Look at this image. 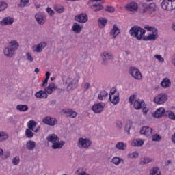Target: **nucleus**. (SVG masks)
I'll use <instances>...</instances> for the list:
<instances>
[{"label": "nucleus", "mask_w": 175, "mask_h": 175, "mask_svg": "<svg viewBox=\"0 0 175 175\" xmlns=\"http://www.w3.org/2000/svg\"><path fill=\"white\" fill-rule=\"evenodd\" d=\"M129 33L132 38H135L137 40H143L146 33V30L137 25L133 26L129 31Z\"/></svg>", "instance_id": "obj_1"}, {"label": "nucleus", "mask_w": 175, "mask_h": 175, "mask_svg": "<svg viewBox=\"0 0 175 175\" xmlns=\"http://www.w3.org/2000/svg\"><path fill=\"white\" fill-rule=\"evenodd\" d=\"M63 84L67 87L68 90H75L77 88L79 83V77L72 79L69 77H62Z\"/></svg>", "instance_id": "obj_2"}, {"label": "nucleus", "mask_w": 175, "mask_h": 175, "mask_svg": "<svg viewBox=\"0 0 175 175\" xmlns=\"http://www.w3.org/2000/svg\"><path fill=\"white\" fill-rule=\"evenodd\" d=\"M135 99H136V95L135 94H133L129 97V103L133 105V107L135 110H140V109H143V107L146 106L144 100L140 99L135 100Z\"/></svg>", "instance_id": "obj_3"}, {"label": "nucleus", "mask_w": 175, "mask_h": 175, "mask_svg": "<svg viewBox=\"0 0 175 175\" xmlns=\"http://www.w3.org/2000/svg\"><path fill=\"white\" fill-rule=\"evenodd\" d=\"M142 8L139 9L140 13H146L148 10L152 13V12H157V4L155 3H150L148 5L143 3Z\"/></svg>", "instance_id": "obj_4"}, {"label": "nucleus", "mask_w": 175, "mask_h": 175, "mask_svg": "<svg viewBox=\"0 0 175 175\" xmlns=\"http://www.w3.org/2000/svg\"><path fill=\"white\" fill-rule=\"evenodd\" d=\"M91 144H92V142L88 138L80 137L77 142V146L79 147V148H88Z\"/></svg>", "instance_id": "obj_5"}, {"label": "nucleus", "mask_w": 175, "mask_h": 175, "mask_svg": "<svg viewBox=\"0 0 175 175\" xmlns=\"http://www.w3.org/2000/svg\"><path fill=\"white\" fill-rule=\"evenodd\" d=\"M166 100H167V95L166 94H160L154 98V102L157 105H163Z\"/></svg>", "instance_id": "obj_6"}, {"label": "nucleus", "mask_w": 175, "mask_h": 175, "mask_svg": "<svg viewBox=\"0 0 175 175\" xmlns=\"http://www.w3.org/2000/svg\"><path fill=\"white\" fill-rule=\"evenodd\" d=\"M105 103H98L97 104H94L92 107V110L96 114H100L102 111H103V109H105Z\"/></svg>", "instance_id": "obj_7"}, {"label": "nucleus", "mask_w": 175, "mask_h": 175, "mask_svg": "<svg viewBox=\"0 0 175 175\" xmlns=\"http://www.w3.org/2000/svg\"><path fill=\"white\" fill-rule=\"evenodd\" d=\"M101 58L103 59L102 64L107 65L108 61H113L114 59V56L113 55L109 54L108 52L105 51L101 54Z\"/></svg>", "instance_id": "obj_8"}, {"label": "nucleus", "mask_w": 175, "mask_h": 175, "mask_svg": "<svg viewBox=\"0 0 175 175\" xmlns=\"http://www.w3.org/2000/svg\"><path fill=\"white\" fill-rule=\"evenodd\" d=\"M161 8L164 10H174L175 5H173L170 0H163L161 3Z\"/></svg>", "instance_id": "obj_9"}, {"label": "nucleus", "mask_w": 175, "mask_h": 175, "mask_svg": "<svg viewBox=\"0 0 175 175\" xmlns=\"http://www.w3.org/2000/svg\"><path fill=\"white\" fill-rule=\"evenodd\" d=\"M75 21L77 23H84L88 21V16L85 13H81L75 16Z\"/></svg>", "instance_id": "obj_10"}, {"label": "nucleus", "mask_w": 175, "mask_h": 175, "mask_svg": "<svg viewBox=\"0 0 175 175\" xmlns=\"http://www.w3.org/2000/svg\"><path fill=\"white\" fill-rule=\"evenodd\" d=\"M130 75H131V76L137 80L142 79V73L140 72V70H139V69L136 68L135 67L131 68Z\"/></svg>", "instance_id": "obj_11"}, {"label": "nucleus", "mask_w": 175, "mask_h": 175, "mask_svg": "<svg viewBox=\"0 0 175 175\" xmlns=\"http://www.w3.org/2000/svg\"><path fill=\"white\" fill-rule=\"evenodd\" d=\"M42 122L46 124V125H49V126H54V125H57V120L55 118L46 116L45 118L43 119Z\"/></svg>", "instance_id": "obj_12"}, {"label": "nucleus", "mask_w": 175, "mask_h": 175, "mask_svg": "<svg viewBox=\"0 0 175 175\" xmlns=\"http://www.w3.org/2000/svg\"><path fill=\"white\" fill-rule=\"evenodd\" d=\"M35 18L37 21V23H38V24H40V25H43V24H44V21L46 20V16H44V14L42 12H38L36 15H35Z\"/></svg>", "instance_id": "obj_13"}, {"label": "nucleus", "mask_w": 175, "mask_h": 175, "mask_svg": "<svg viewBox=\"0 0 175 175\" xmlns=\"http://www.w3.org/2000/svg\"><path fill=\"white\" fill-rule=\"evenodd\" d=\"M139 133L144 136H151L152 135V129L150 126H143L140 129Z\"/></svg>", "instance_id": "obj_14"}, {"label": "nucleus", "mask_w": 175, "mask_h": 175, "mask_svg": "<svg viewBox=\"0 0 175 175\" xmlns=\"http://www.w3.org/2000/svg\"><path fill=\"white\" fill-rule=\"evenodd\" d=\"M165 108L160 107L155 111V112L152 115V117H154V118H162L163 116H167V115H165Z\"/></svg>", "instance_id": "obj_15"}, {"label": "nucleus", "mask_w": 175, "mask_h": 175, "mask_svg": "<svg viewBox=\"0 0 175 175\" xmlns=\"http://www.w3.org/2000/svg\"><path fill=\"white\" fill-rule=\"evenodd\" d=\"M14 23V19L10 16L4 18L0 21V24L3 26L12 25Z\"/></svg>", "instance_id": "obj_16"}, {"label": "nucleus", "mask_w": 175, "mask_h": 175, "mask_svg": "<svg viewBox=\"0 0 175 175\" xmlns=\"http://www.w3.org/2000/svg\"><path fill=\"white\" fill-rule=\"evenodd\" d=\"M120 32L121 31L120 30L118 27H117V25H113V29L110 31V35L111 36H113V39H116V38H117V36L120 35Z\"/></svg>", "instance_id": "obj_17"}, {"label": "nucleus", "mask_w": 175, "mask_h": 175, "mask_svg": "<svg viewBox=\"0 0 175 175\" xmlns=\"http://www.w3.org/2000/svg\"><path fill=\"white\" fill-rule=\"evenodd\" d=\"M46 140L49 143H52V144H53V143H55L57 142H59V137H57V135H55V134H49L46 137Z\"/></svg>", "instance_id": "obj_18"}, {"label": "nucleus", "mask_w": 175, "mask_h": 175, "mask_svg": "<svg viewBox=\"0 0 175 175\" xmlns=\"http://www.w3.org/2000/svg\"><path fill=\"white\" fill-rule=\"evenodd\" d=\"M84 25H81L77 23H74L72 29L73 32H75V33H80L81 32V29H83Z\"/></svg>", "instance_id": "obj_19"}, {"label": "nucleus", "mask_w": 175, "mask_h": 175, "mask_svg": "<svg viewBox=\"0 0 175 175\" xmlns=\"http://www.w3.org/2000/svg\"><path fill=\"white\" fill-rule=\"evenodd\" d=\"M36 98L38 99H47V93L44 90H40L35 94Z\"/></svg>", "instance_id": "obj_20"}, {"label": "nucleus", "mask_w": 175, "mask_h": 175, "mask_svg": "<svg viewBox=\"0 0 175 175\" xmlns=\"http://www.w3.org/2000/svg\"><path fill=\"white\" fill-rule=\"evenodd\" d=\"M65 145V141H58L56 142H54L52 144L51 148H53V150H58L59 148H62V147H64V146Z\"/></svg>", "instance_id": "obj_21"}, {"label": "nucleus", "mask_w": 175, "mask_h": 175, "mask_svg": "<svg viewBox=\"0 0 175 175\" xmlns=\"http://www.w3.org/2000/svg\"><path fill=\"white\" fill-rule=\"evenodd\" d=\"M126 9L130 12H136V10H137V3L135 2H131L126 5Z\"/></svg>", "instance_id": "obj_22"}, {"label": "nucleus", "mask_w": 175, "mask_h": 175, "mask_svg": "<svg viewBox=\"0 0 175 175\" xmlns=\"http://www.w3.org/2000/svg\"><path fill=\"white\" fill-rule=\"evenodd\" d=\"M44 91L46 94H49V95L53 94V91H55V83H50L47 88H44Z\"/></svg>", "instance_id": "obj_23"}, {"label": "nucleus", "mask_w": 175, "mask_h": 175, "mask_svg": "<svg viewBox=\"0 0 175 175\" xmlns=\"http://www.w3.org/2000/svg\"><path fill=\"white\" fill-rule=\"evenodd\" d=\"M161 85L163 88H169V87L172 85V82L170 81V79H169V78H164L161 83Z\"/></svg>", "instance_id": "obj_24"}, {"label": "nucleus", "mask_w": 175, "mask_h": 175, "mask_svg": "<svg viewBox=\"0 0 175 175\" xmlns=\"http://www.w3.org/2000/svg\"><path fill=\"white\" fill-rule=\"evenodd\" d=\"M14 54V51L11 49L10 46L7 47L4 50V55H5V57H8V58H12Z\"/></svg>", "instance_id": "obj_25"}, {"label": "nucleus", "mask_w": 175, "mask_h": 175, "mask_svg": "<svg viewBox=\"0 0 175 175\" xmlns=\"http://www.w3.org/2000/svg\"><path fill=\"white\" fill-rule=\"evenodd\" d=\"M47 46V43L46 42H42L38 44L36 48V53H42L43 49H44Z\"/></svg>", "instance_id": "obj_26"}, {"label": "nucleus", "mask_w": 175, "mask_h": 175, "mask_svg": "<svg viewBox=\"0 0 175 175\" xmlns=\"http://www.w3.org/2000/svg\"><path fill=\"white\" fill-rule=\"evenodd\" d=\"M109 100L113 103V105H118L120 102V94L113 96V98L112 99L111 94H109Z\"/></svg>", "instance_id": "obj_27"}, {"label": "nucleus", "mask_w": 175, "mask_h": 175, "mask_svg": "<svg viewBox=\"0 0 175 175\" xmlns=\"http://www.w3.org/2000/svg\"><path fill=\"white\" fill-rule=\"evenodd\" d=\"M90 8L94 12H99L103 9V5L98 3L93 4Z\"/></svg>", "instance_id": "obj_28"}, {"label": "nucleus", "mask_w": 175, "mask_h": 175, "mask_svg": "<svg viewBox=\"0 0 175 175\" xmlns=\"http://www.w3.org/2000/svg\"><path fill=\"white\" fill-rule=\"evenodd\" d=\"M157 36L155 34H149L148 36H144L142 38V40H144V42H147L148 40H157Z\"/></svg>", "instance_id": "obj_29"}, {"label": "nucleus", "mask_w": 175, "mask_h": 175, "mask_svg": "<svg viewBox=\"0 0 175 175\" xmlns=\"http://www.w3.org/2000/svg\"><path fill=\"white\" fill-rule=\"evenodd\" d=\"M9 139V135L3 131H0V143H3L6 142V139Z\"/></svg>", "instance_id": "obj_30"}, {"label": "nucleus", "mask_w": 175, "mask_h": 175, "mask_svg": "<svg viewBox=\"0 0 175 175\" xmlns=\"http://www.w3.org/2000/svg\"><path fill=\"white\" fill-rule=\"evenodd\" d=\"M27 148L32 151L36 147V143L32 140L28 141L26 144Z\"/></svg>", "instance_id": "obj_31"}, {"label": "nucleus", "mask_w": 175, "mask_h": 175, "mask_svg": "<svg viewBox=\"0 0 175 175\" xmlns=\"http://www.w3.org/2000/svg\"><path fill=\"white\" fill-rule=\"evenodd\" d=\"M65 114H67L68 117H70L71 118H76L77 116V113L76 111H72V109H67L65 111Z\"/></svg>", "instance_id": "obj_32"}, {"label": "nucleus", "mask_w": 175, "mask_h": 175, "mask_svg": "<svg viewBox=\"0 0 175 175\" xmlns=\"http://www.w3.org/2000/svg\"><path fill=\"white\" fill-rule=\"evenodd\" d=\"M9 47L14 52L18 49V42L17 41H11L9 44Z\"/></svg>", "instance_id": "obj_33"}, {"label": "nucleus", "mask_w": 175, "mask_h": 175, "mask_svg": "<svg viewBox=\"0 0 175 175\" xmlns=\"http://www.w3.org/2000/svg\"><path fill=\"white\" fill-rule=\"evenodd\" d=\"M116 147L118 148V150L124 151V150H126V144L124 142H118L116 145Z\"/></svg>", "instance_id": "obj_34"}, {"label": "nucleus", "mask_w": 175, "mask_h": 175, "mask_svg": "<svg viewBox=\"0 0 175 175\" xmlns=\"http://www.w3.org/2000/svg\"><path fill=\"white\" fill-rule=\"evenodd\" d=\"M36 125H38V123L35 122L34 120H30L27 123L28 129H30V131H33V128H36Z\"/></svg>", "instance_id": "obj_35"}, {"label": "nucleus", "mask_w": 175, "mask_h": 175, "mask_svg": "<svg viewBox=\"0 0 175 175\" xmlns=\"http://www.w3.org/2000/svg\"><path fill=\"white\" fill-rule=\"evenodd\" d=\"M150 162H152V159L149 157H144L140 161V165H147V163H150Z\"/></svg>", "instance_id": "obj_36"}, {"label": "nucleus", "mask_w": 175, "mask_h": 175, "mask_svg": "<svg viewBox=\"0 0 175 175\" xmlns=\"http://www.w3.org/2000/svg\"><path fill=\"white\" fill-rule=\"evenodd\" d=\"M107 95H109L107 92H106V90H103L101 91L100 94H98V99H99V100H103V99H105Z\"/></svg>", "instance_id": "obj_37"}, {"label": "nucleus", "mask_w": 175, "mask_h": 175, "mask_svg": "<svg viewBox=\"0 0 175 175\" xmlns=\"http://www.w3.org/2000/svg\"><path fill=\"white\" fill-rule=\"evenodd\" d=\"M16 109L19 111H28V106L25 105H18L16 106Z\"/></svg>", "instance_id": "obj_38"}, {"label": "nucleus", "mask_w": 175, "mask_h": 175, "mask_svg": "<svg viewBox=\"0 0 175 175\" xmlns=\"http://www.w3.org/2000/svg\"><path fill=\"white\" fill-rule=\"evenodd\" d=\"M150 175H161V171H159V168L153 167L152 170H150Z\"/></svg>", "instance_id": "obj_39"}, {"label": "nucleus", "mask_w": 175, "mask_h": 175, "mask_svg": "<svg viewBox=\"0 0 175 175\" xmlns=\"http://www.w3.org/2000/svg\"><path fill=\"white\" fill-rule=\"evenodd\" d=\"M98 23L99 27H100V25H102V27H105L106 24H107V19H105L104 18L101 17L98 20Z\"/></svg>", "instance_id": "obj_40"}, {"label": "nucleus", "mask_w": 175, "mask_h": 175, "mask_svg": "<svg viewBox=\"0 0 175 175\" xmlns=\"http://www.w3.org/2000/svg\"><path fill=\"white\" fill-rule=\"evenodd\" d=\"M25 136L28 139H32V137H33V132H32V130L27 129L25 131Z\"/></svg>", "instance_id": "obj_41"}, {"label": "nucleus", "mask_w": 175, "mask_h": 175, "mask_svg": "<svg viewBox=\"0 0 175 175\" xmlns=\"http://www.w3.org/2000/svg\"><path fill=\"white\" fill-rule=\"evenodd\" d=\"M54 10L57 13H64V10H65L62 5H55L54 7Z\"/></svg>", "instance_id": "obj_42"}, {"label": "nucleus", "mask_w": 175, "mask_h": 175, "mask_svg": "<svg viewBox=\"0 0 175 175\" xmlns=\"http://www.w3.org/2000/svg\"><path fill=\"white\" fill-rule=\"evenodd\" d=\"M143 144H144V141L140 138L137 139L136 142H135V146H137V147H142Z\"/></svg>", "instance_id": "obj_43"}, {"label": "nucleus", "mask_w": 175, "mask_h": 175, "mask_svg": "<svg viewBox=\"0 0 175 175\" xmlns=\"http://www.w3.org/2000/svg\"><path fill=\"white\" fill-rule=\"evenodd\" d=\"M29 3V0H21L20 4H18V6L20 8H25V6H27Z\"/></svg>", "instance_id": "obj_44"}, {"label": "nucleus", "mask_w": 175, "mask_h": 175, "mask_svg": "<svg viewBox=\"0 0 175 175\" xmlns=\"http://www.w3.org/2000/svg\"><path fill=\"white\" fill-rule=\"evenodd\" d=\"M132 126V123H127L125 126L124 131L127 135H130L131 132V128Z\"/></svg>", "instance_id": "obj_45"}, {"label": "nucleus", "mask_w": 175, "mask_h": 175, "mask_svg": "<svg viewBox=\"0 0 175 175\" xmlns=\"http://www.w3.org/2000/svg\"><path fill=\"white\" fill-rule=\"evenodd\" d=\"M8 8V3L1 1L0 2V12H2L3 10H5Z\"/></svg>", "instance_id": "obj_46"}, {"label": "nucleus", "mask_w": 175, "mask_h": 175, "mask_svg": "<svg viewBox=\"0 0 175 175\" xmlns=\"http://www.w3.org/2000/svg\"><path fill=\"white\" fill-rule=\"evenodd\" d=\"M166 113L168 114V117H169V118H170V120H175L174 112H173L172 111H167Z\"/></svg>", "instance_id": "obj_47"}, {"label": "nucleus", "mask_w": 175, "mask_h": 175, "mask_svg": "<svg viewBox=\"0 0 175 175\" xmlns=\"http://www.w3.org/2000/svg\"><path fill=\"white\" fill-rule=\"evenodd\" d=\"M120 162H121V159H120L119 157H113L112 159V163L114 165H120Z\"/></svg>", "instance_id": "obj_48"}, {"label": "nucleus", "mask_w": 175, "mask_h": 175, "mask_svg": "<svg viewBox=\"0 0 175 175\" xmlns=\"http://www.w3.org/2000/svg\"><path fill=\"white\" fill-rule=\"evenodd\" d=\"M8 122H9L10 124H15L16 123V116H10L8 120Z\"/></svg>", "instance_id": "obj_49"}, {"label": "nucleus", "mask_w": 175, "mask_h": 175, "mask_svg": "<svg viewBox=\"0 0 175 175\" xmlns=\"http://www.w3.org/2000/svg\"><path fill=\"white\" fill-rule=\"evenodd\" d=\"M13 165H15L16 166H17V165H18V163H20V157H14L12 161Z\"/></svg>", "instance_id": "obj_50"}, {"label": "nucleus", "mask_w": 175, "mask_h": 175, "mask_svg": "<svg viewBox=\"0 0 175 175\" xmlns=\"http://www.w3.org/2000/svg\"><path fill=\"white\" fill-rule=\"evenodd\" d=\"M116 128H117V129H118V131H120V129H122V122H121L120 120H117L116 122Z\"/></svg>", "instance_id": "obj_51"}, {"label": "nucleus", "mask_w": 175, "mask_h": 175, "mask_svg": "<svg viewBox=\"0 0 175 175\" xmlns=\"http://www.w3.org/2000/svg\"><path fill=\"white\" fill-rule=\"evenodd\" d=\"M26 57L27 58V61H29V62H32L33 61V57H32V54H31V53L27 52Z\"/></svg>", "instance_id": "obj_52"}, {"label": "nucleus", "mask_w": 175, "mask_h": 175, "mask_svg": "<svg viewBox=\"0 0 175 175\" xmlns=\"http://www.w3.org/2000/svg\"><path fill=\"white\" fill-rule=\"evenodd\" d=\"M161 137L158 134H155L152 135V141L153 142H160Z\"/></svg>", "instance_id": "obj_53"}, {"label": "nucleus", "mask_w": 175, "mask_h": 175, "mask_svg": "<svg viewBox=\"0 0 175 175\" xmlns=\"http://www.w3.org/2000/svg\"><path fill=\"white\" fill-rule=\"evenodd\" d=\"M129 158H137L139 157V153L137 152H133L128 154Z\"/></svg>", "instance_id": "obj_54"}, {"label": "nucleus", "mask_w": 175, "mask_h": 175, "mask_svg": "<svg viewBox=\"0 0 175 175\" xmlns=\"http://www.w3.org/2000/svg\"><path fill=\"white\" fill-rule=\"evenodd\" d=\"M154 58L158 59L159 62H165V59H163V57H162V55H154Z\"/></svg>", "instance_id": "obj_55"}, {"label": "nucleus", "mask_w": 175, "mask_h": 175, "mask_svg": "<svg viewBox=\"0 0 175 175\" xmlns=\"http://www.w3.org/2000/svg\"><path fill=\"white\" fill-rule=\"evenodd\" d=\"M105 12H108L109 13H113L114 8L113 6L107 5Z\"/></svg>", "instance_id": "obj_56"}, {"label": "nucleus", "mask_w": 175, "mask_h": 175, "mask_svg": "<svg viewBox=\"0 0 175 175\" xmlns=\"http://www.w3.org/2000/svg\"><path fill=\"white\" fill-rule=\"evenodd\" d=\"M9 157H10V152H5L4 154L3 153L2 159H8Z\"/></svg>", "instance_id": "obj_57"}, {"label": "nucleus", "mask_w": 175, "mask_h": 175, "mask_svg": "<svg viewBox=\"0 0 175 175\" xmlns=\"http://www.w3.org/2000/svg\"><path fill=\"white\" fill-rule=\"evenodd\" d=\"M46 10L47 13L50 14V16H53L54 14V10L50 8V7L46 8Z\"/></svg>", "instance_id": "obj_58"}, {"label": "nucleus", "mask_w": 175, "mask_h": 175, "mask_svg": "<svg viewBox=\"0 0 175 175\" xmlns=\"http://www.w3.org/2000/svg\"><path fill=\"white\" fill-rule=\"evenodd\" d=\"M90 86H91V85L90 84V83H88V82L85 83L84 88H83L84 92H85V91H87L90 88Z\"/></svg>", "instance_id": "obj_59"}, {"label": "nucleus", "mask_w": 175, "mask_h": 175, "mask_svg": "<svg viewBox=\"0 0 175 175\" xmlns=\"http://www.w3.org/2000/svg\"><path fill=\"white\" fill-rule=\"evenodd\" d=\"M152 32L153 35H155L156 36H158V29H156L155 27H152Z\"/></svg>", "instance_id": "obj_60"}, {"label": "nucleus", "mask_w": 175, "mask_h": 175, "mask_svg": "<svg viewBox=\"0 0 175 175\" xmlns=\"http://www.w3.org/2000/svg\"><path fill=\"white\" fill-rule=\"evenodd\" d=\"M90 2H99L98 3L103 5V3H105V0H90L89 1V3Z\"/></svg>", "instance_id": "obj_61"}, {"label": "nucleus", "mask_w": 175, "mask_h": 175, "mask_svg": "<svg viewBox=\"0 0 175 175\" xmlns=\"http://www.w3.org/2000/svg\"><path fill=\"white\" fill-rule=\"evenodd\" d=\"M48 81H49V79L45 78L42 82V87H46V84H47Z\"/></svg>", "instance_id": "obj_62"}, {"label": "nucleus", "mask_w": 175, "mask_h": 175, "mask_svg": "<svg viewBox=\"0 0 175 175\" xmlns=\"http://www.w3.org/2000/svg\"><path fill=\"white\" fill-rule=\"evenodd\" d=\"M116 92H117V89H116V88H113L111 90V92H110L109 94H110L111 95H114Z\"/></svg>", "instance_id": "obj_63"}, {"label": "nucleus", "mask_w": 175, "mask_h": 175, "mask_svg": "<svg viewBox=\"0 0 175 175\" xmlns=\"http://www.w3.org/2000/svg\"><path fill=\"white\" fill-rule=\"evenodd\" d=\"M172 64L175 66V53L172 56Z\"/></svg>", "instance_id": "obj_64"}]
</instances>
